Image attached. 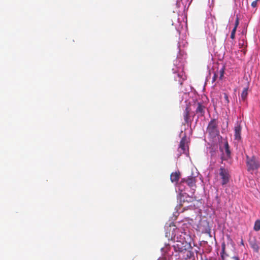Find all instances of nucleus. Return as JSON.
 <instances>
[{
  "instance_id": "nucleus-11",
  "label": "nucleus",
  "mask_w": 260,
  "mask_h": 260,
  "mask_svg": "<svg viewBox=\"0 0 260 260\" xmlns=\"http://www.w3.org/2000/svg\"><path fill=\"white\" fill-rule=\"evenodd\" d=\"M180 172H173L170 176V179L172 182H177L180 178Z\"/></svg>"
},
{
  "instance_id": "nucleus-18",
  "label": "nucleus",
  "mask_w": 260,
  "mask_h": 260,
  "mask_svg": "<svg viewBox=\"0 0 260 260\" xmlns=\"http://www.w3.org/2000/svg\"><path fill=\"white\" fill-rule=\"evenodd\" d=\"M219 73H220V79H222V77L223 76V74H224V70L223 69H221V70H220L219 71Z\"/></svg>"
},
{
  "instance_id": "nucleus-4",
  "label": "nucleus",
  "mask_w": 260,
  "mask_h": 260,
  "mask_svg": "<svg viewBox=\"0 0 260 260\" xmlns=\"http://www.w3.org/2000/svg\"><path fill=\"white\" fill-rule=\"evenodd\" d=\"M219 174L222 180L221 184L222 185L226 184L229 182L230 178L228 170L223 167H221L219 169Z\"/></svg>"
},
{
  "instance_id": "nucleus-14",
  "label": "nucleus",
  "mask_w": 260,
  "mask_h": 260,
  "mask_svg": "<svg viewBox=\"0 0 260 260\" xmlns=\"http://www.w3.org/2000/svg\"><path fill=\"white\" fill-rule=\"evenodd\" d=\"M224 148H225V153H226L227 157L228 158L230 157L231 151L230 150V147H229V144L227 141H226L224 143Z\"/></svg>"
},
{
  "instance_id": "nucleus-12",
  "label": "nucleus",
  "mask_w": 260,
  "mask_h": 260,
  "mask_svg": "<svg viewBox=\"0 0 260 260\" xmlns=\"http://www.w3.org/2000/svg\"><path fill=\"white\" fill-rule=\"evenodd\" d=\"M190 110L189 107L187 106L183 113L184 120L186 123H188L189 122Z\"/></svg>"
},
{
  "instance_id": "nucleus-22",
  "label": "nucleus",
  "mask_w": 260,
  "mask_h": 260,
  "mask_svg": "<svg viewBox=\"0 0 260 260\" xmlns=\"http://www.w3.org/2000/svg\"><path fill=\"white\" fill-rule=\"evenodd\" d=\"M233 259L234 260H240V259H239V257H238V256H233Z\"/></svg>"
},
{
  "instance_id": "nucleus-1",
  "label": "nucleus",
  "mask_w": 260,
  "mask_h": 260,
  "mask_svg": "<svg viewBox=\"0 0 260 260\" xmlns=\"http://www.w3.org/2000/svg\"><path fill=\"white\" fill-rule=\"evenodd\" d=\"M206 133L212 139H214L219 135L217 119L213 118L211 119L208 124Z\"/></svg>"
},
{
  "instance_id": "nucleus-24",
  "label": "nucleus",
  "mask_w": 260,
  "mask_h": 260,
  "mask_svg": "<svg viewBox=\"0 0 260 260\" xmlns=\"http://www.w3.org/2000/svg\"><path fill=\"white\" fill-rule=\"evenodd\" d=\"M241 244L242 245H244V242H243V239L241 240Z\"/></svg>"
},
{
  "instance_id": "nucleus-5",
  "label": "nucleus",
  "mask_w": 260,
  "mask_h": 260,
  "mask_svg": "<svg viewBox=\"0 0 260 260\" xmlns=\"http://www.w3.org/2000/svg\"><path fill=\"white\" fill-rule=\"evenodd\" d=\"M197 108L196 113L198 115V117H203L205 115L206 107L202 103L198 102L197 104Z\"/></svg>"
},
{
  "instance_id": "nucleus-7",
  "label": "nucleus",
  "mask_w": 260,
  "mask_h": 260,
  "mask_svg": "<svg viewBox=\"0 0 260 260\" xmlns=\"http://www.w3.org/2000/svg\"><path fill=\"white\" fill-rule=\"evenodd\" d=\"M183 181L185 182L191 188L196 187V179L194 177H188L186 179H184Z\"/></svg>"
},
{
  "instance_id": "nucleus-6",
  "label": "nucleus",
  "mask_w": 260,
  "mask_h": 260,
  "mask_svg": "<svg viewBox=\"0 0 260 260\" xmlns=\"http://www.w3.org/2000/svg\"><path fill=\"white\" fill-rule=\"evenodd\" d=\"M249 243L250 247L253 249V251L256 253L259 252V247L255 238L250 239Z\"/></svg>"
},
{
  "instance_id": "nucleus-17",
  "label": "nucleus",
  "mask_w": 260,
  "mask_h": 260,
  "mask_svg": "<svg viewBox=\"0 0 260 260\" xmlns=\"http://www.w3.org/2000/svg\"><path fill=\"white\" fill-rule=\"evenodd\" d=\"M239 24V18L238 17H237L235 23V26H234V27L237 28Z\"/></svg>"
},
{
  "instance_id": "nucleus-3",
  "label": "nucleus",
  "mask_w": 260,
  "mask_h": 260,
  "mask_svg": "<svg viewBox=\"0 0 260 260\" xmlns=\"http://www.w3.org/2000/svg\"><path fill=\"white\" fill-rule=\"evenodd\" d=\"M198 230L202 233L209 234L211 233V228L209 223L206 219H201L198 226Z\"/></svg>"
},
{
  "instance_id": "nucleus-21",
  "label": "nucleus",
  "mask_w": 260,
  "mask_h": 260,
  "mask_svg": "<svg viewBox=\"0 0 260 260\" xmlns=\"http://www.w3.org/2000/svg\"><path fill=\"white\" fill-rule=\"evenodd\" d=\"M235 34L231 33V38L233 40L235 39Z\"/></svg>"
},
{
  "instance_id": "nucleus-23",
  "label": "nucleus",
  "mask_w": 260,
  "mask_h": 260,
  "mask_svg": "<svg viewBox=\"0 0 260 260\" xmlns=\"http://www.w3.org/2000/svg\"><path fill=\"white\" fill-rule=\"evenodd\" d=\"M216 78H217V75H216V74H215L214 75V77L213 78V81H215L216 80Z\"/></svg>"
},
{
  "instance_id": "nucleus-13",
  "label": "nucleus",
  "mask_w": 260,
  "mask_h": 260,
  "mask_svg": "<svg viewBox=\"0 0 260 260\" xmlns=\"http://www.w3.org/2000/svg\"><path fill=\"white\" fill-rule=\"evenodd\" d=\"M248 87L244 88L241 93V99L243 101H245L248 95Z\"/></svg>"
},
{
  "instance_id": "nucleus-19",
  "label": "nucleus",
  "mask_w": 260,
  "mask_h": 260,
  "mask_svg": "<svg viewBox=\"0 0 260 260\" xmlns=\"http://www.w3.org/2000/svg\"><path fill=\"white\" fill-rule=\"evenodd\" d=\"M251 6L253 8H255L257 6V2L256 1H254L251 3Z\"/></svg>"
},
{
  "instance_id": "nucleus-8",
  "label": "nucleus",
  "mask_w": 260,
  "mask_h": 260,
  "mask_svg": "<svg viewBox=\"0 0 260 260\" xmlns=\"http://www.w3.org/2000/svg\"><path fill=\"white\" fill-rule=\"evenodd\" d=\"M241 126L238 123H237V125L235 126L234 128V137L235 139L237 140H239L241 139Z\"/></svg>"
},
{
  "instance_id": "nucleus-9",
  "label": "nucleus",
  "mask_w": 260,
  "mask_h": 260,
  "mask_svg": "<svg viewBox=\"0 0 260 260\" xmlns=\"http://www.w3.org/2000/svg\"><path fill=\"white\" fill-rule=\"evenodd\" d=\"M186 141V138L183 137L181 139V140L180 142L178 149H179V151L180 153H184L186 152V146H185Z\"/></svg>"
},
{
  "instance_id": "nucleus-15",
  "label": "nucleus",
  "mask_w": 260,
  "mask_h": 260,
  "mask_svg": "<svg viewBox=\"0 0 260 260\" xmlns=\"http://www.w3.org/2000/svg\"><path fill=\"white\" fill-rule=\"evenodd\" d=\"M253 229L256 232L260 231V219L255 221Z\"/></svg>"
},
{
  "instance_id": "nucleus-16",
  "label": "nucleus",
  "mask_w": 260,
  "mask_h": 260,
  "mask_svg": "<svg viewBox=\"0 0 260 260\" xmlns=\"http://www.w3.org/2000/svg\"><path fill=\"white\" fill-rule=\"evenodd\" d=\"M223 103L225 106H228L230 103V100L229 99V96L226 93H223Z\"/></svg>"
},
{
  "instance_id": "nucleus-20",
  "label": "nucleus",
  "mask_w": 260,
  "mask_h": 260,
  "mask_svg": "<svg viewBox=\"0 0 260 260\" xmlns=\"http://www.w3.org/2000/svg\"><path fill=\"white\" fill-rule=\"evenodd\" d=\"M236 30H237V28L234 27L231 33L235 34Z\"/></svg>"
},
{
  "instance_id": "nucleus-2",
  "label": "nucleus",
  "mask_w": 260,
  "mask_h": 260,
  "mask_svg": "<svg viewBox=\"0 0 260 260\" xmlns=\"http://www.w3.org/2000/svg\"><path fill=\"white\" fill-rule=\"evenodd\" d=\"M246 164L248 171H249L257 170L260 167V164L258 159L254 156H252L250 157L247 155Z\"/></svg>"
},
{
  "instance_id": "nucleus-10",
  "label": "nucleus",
  "mask_w": 260,
  "mask_h": 260,
  "mask_svg": "<svg viewBox=\"0 0 260 260\" xmlns=\"http://www.w3.org/2000/svg\"><path fill=\"white\" fill-rule=\"evenodd\" d=\"M225 243L224 242H223L221 244V251L220 252L222 260H225L226 257L229 256V255L225 252Z\"/></svg>"
}]
</instances>
